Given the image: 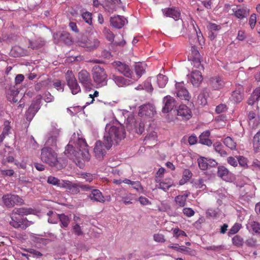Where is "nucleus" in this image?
<instances>
[{
	"label": "nucleus",
	"mask_w": 260,
	"mask_h": 260,
	"mask_svg": "<svg viewBox=\"0 0 260 260\" xmlns=\"http://www.w3.org/2000/svg\"><path fill=\"white\" fill-rule=\"evenodd\" d=\"M192 26L194 33L192 37L189 38V43L192 47L191 53H189L188 59L191 62V64L194 68L203 70L204 67L201 63L202 57L196 46V44L198 42L200 45L202 46L204 44V39L198 26L195 27L193 24H192Z\"/></svg>",
	"instance_id": "1"
},
{
	"label": "nucleus",
	"mask_w": 260,
	"mask_h": 260,
	"mask_svg": "<svg viewBox=\"0 0 260 260\" xmlns=\"http://www.w3.org/2000/svg\"><path fill=\"white\" fill-rule=\"evenodd\" d=\"M78 146L77 149H79V151L76 150L72 145L68 144L66 147L64 154L74 161L80 158L84 160H89L90 157L88 148L85 140L79 139L78 141Z\"/></svg>",
	"instance_id": "2"
},
{
	"label": "nucleus",
	"mask_w": 260,
	"mask_h": 260,
	"mask_svg": "<svg viewBox=\"0 0 260 260\" xmlns=\"http://www.w3.org/2000/svg\"><path fill=\"white\" fill-rule=\"evenodd\" d=\"M125 135L124 126L120 124L111 126L108 130L107 126L106 133L104 136V141L106 142V147L110 148L114 142L118 144L124 138Z\"/></svg>",
	"instance_id": "3"
},
{
	"label": "nucleus",
	"mask_w": 260,
	"mask_h": 260,
	"mask_svg": "<svg viewBox=\"0 0 260 260\" xmlns=\"http://www.w3.org/2000/svg\"><path fill=\"white\" fill-rule=\"evenodd\" d=\"M31 211L32 209L30 208H15L11 213L10 224L15 228H26L27 226V222L23 216L30 214Z\"/></svg>",
	"instance_id": "4"
},
{
	"label": "nucleus",
	"mask_w": 260,
	"mask_h": 260,
	"mask_svg": "<svg viewBox=\"0 0 260 260\" xmlns=\"http://www.w3.org/2000/svg\"><path fill=\"white\" fill-rule=\"evenodd\" d=\"M41 160L51 167H55L58 163V154L52 147L45 146L42 148Z\"/></svg>",
	"instance_id": "5"
},
{
	"label": "nucleus",
	"mask_w": 260,
	"mask_h": 260,
	"mask_svg": "<svg viewBox=\"0 0 260 260\" xmlns=\"http://www.w3.org/2000/svg\"><path fill=\"white\" fill-rule=\"evenodd\" d=\"M92 78L96 87H102L107 84V75L105 69L99 66H95L92 69Z\"/></svg>",
	"instance_id": "6"
},
{
	"label": "nucleus",
	"mask_w": 260,
	"mask_h": 260,
	"mask_svg": "<svg viewBox=\"0 0 260 260\" xmlns=\"http://www.w3.org/2000/svg\"><path fill=\"white\" fill-rule=\"evenodd\" d=\"M66 80L72 94H76L81 91L80 87L72 71H68L66 74Z\"/></svg>",
	"instance_id": "7"
},
{
	"label": "nucleus",
	"mask_w": 260,
	"mask_h": 260,
	"mask_svg": "<svg viewBox=\"0 0 260 260\" xmlns=\"http://www.w3.org/2000/svg\"><path fill=\"white\" fill-rule=\"evenodd\" d=\"M79 45L87 51H92L99 47L100 41L97 38L89 37L79 42Z\"/></svg>",
	"instance_id": "8"
},
{
	"label": "nucleus",
	"mask_w": 260,
	"mask_h": 260,
	"mask_svg": "<svg viewBox=\"0 0 260 260\" xmlns=\"http://www.w3.org/2000/svg\"><path fill=\"white\" fill-rule=\"evenodd\" d=\"M2 199L5 205L7 208H12L15 205H21L23 203V199L17 194H5Z\"/></svg>",
	"instance_id": "9"
},
{
	"label": "nucleus",
	"mask_w": 260,
	"mask_h": 260,
	"mask_svg": "<svg viewBox=\"0 0 260 260\" xmlns=\"http://www.w3.org/2000/svg\"><path fill=\"white\" fill-rule=\"evenodd\" d=\"M79 82L86 89H91L93 87L90 74L85 70H82L78 76Z\"/></svg>",
	"instance_id": "10"
},
{
	"label": "nucleus",
	"mask_w": 260,
	"mask_h": 260,
	"mask_svg": "<svg viewBox=\"0 0 260 260\" xmlns=\"http://www.w3.org/2000/svg\"><path fill=\"white\" fill-rule=\"evenodd\" d=\"M175 85L177 96L181 100L189 101L191 99V95L185 87L184 83L178 82Z\"/></svg>",
	"instance_id": "11"
},
{
	"label": "nucleus",
	"mask_w": 260,
	"mask_h": 260,
	"mask_svg": "<svg viewBox=\"0 0 260 260\" xmlns=\"http://www.w3.org/2000/svg\"><path fill=\"white\" fill-rule=\"evenodd\" d=\"M117 191V196L121 199V201L125 205L132 204L133 201H137L135 198V195L129 193L124 189H120Z\"/></svg>",
	"instance_id": "12"
},
{
	"label": "nucleus",
	"mask_w": 260,
	"mask_h": 260,
	"mask_svg": "<svg viewBox=\"0 0 260 260\" xmlns=\"http://www.w3.org/2000/svg\"><path fill=\"white\" fill-rule=\"evenodd\" d=\"M109 149L106 147V142L104 141L103 143L100 140L97 141L93 150L95 156L100 160L102 159L106 153V150Z\"/></svg>",
	"instance_id": "13"
},
{
	"label": "nucleus",
	"mask_w": 260,
	"mask_h": 260,
	"mask_svg": "<svg viewBox=\"0 0 260 260\" xmlns=\"http://www.w3.org/2000/svg\"><path fill=\"white\" fill-rule=\"evenodd\" d=\"M177 111V116L182 120H187L192 116L191 110L185 105H180Z\"/></svg>",
	"instance_id": "14"
},
{
	"label": "nucleus",
	"mask_w": 260,
	"mask_h": 260,
	"mask_svg": "<svg viewBox=\"0 0 260 260\" xmlns=\"http://www.w3.org/2000/svg\"><path fill=\"white\" fill-rule=\"evenodd\" d=\"M114 63L118 72L125 77L132 79V71L128 65L119 61H115Z\"/></svg>",
	"instance_id": "15"
},
{
	"label": "nucleus",
	"mask_w": 260,
	"mask_h": 260,
	"mask_svg": "<svg viewBox=\"0 0 260 260\" xmlns=\"http://www.w3.org/2000/svg\"><path fill=\"white\" fill-rule=\"evenodd\" d=\"M162 12L165 16L172 18L175 20H179L181 16L180 11L176 7L165 8L162 9Z\"/></svg>",
	"instance_id": "16"
},
{
	"label": "nucleus",
	"mask_w": 260,
	"mask_h": 260,
	"mask_svg": "<svg viewBox=\"0 0 260 260\" xmlns=\"http://www.w3.org/2000/svg\"><path fill=\"white\" fill-rule=\"evenodd\" d=\"M164 106L162 109L164 113H167L171 111L175 105L174 99L170 95H167L163 99Z\"/></svg>",
	"instance_id": "17"
},
{
	"label": "nucleus",
	"mask_w": 260,
	"mask_h": 260,
	"mask_svg": "<svg viewBox=\"0 0 260 260\" xmlns=\"http://www.w3.org/2000/svg\"><path fill=\"white\" fill-rule=\"evenodd\" d=\"M40 102L39 101L32 102L26 112V119L28 121L31 120L40 109Z\"/></svg>",
	"instance_id": "18"
},
{
	"label": "nucleus",
	"mask_w": 260,
	"mask_h": 260,
	"mask_svg": "<svg viewBox=\"0 0 260 260\" xmlns=\"http://www.w3.org/2000/svg\"><path fill=\"white\" fill-rule=\"evenodd\" d=\"M62 186L67 189H68L70 192L73 194L78 193L80 191V183H75L71 181L66 180L63 181Z\"/></svg>",
	"instance_id": "19"
},
{
	"label": "nucleus",
	"mask_w": 260,
	"mask_h": 260,
	"mask_svg": "<svg viewBox=\"0 0 260 260\" xmlns=\"http://www.w3.org/2000/svg\"><path fill=\"white\" fill-rule=\"evenodd\" d=\"M203 79L201 72L193 71L189 76V80L192 84L196 87L199 86Z\"/></svg>",
	"instance_id": "20"
},
{
	"label": "nucleus",
	"mask_w": 260,
	"mask_h": 260,
	"mask_svg": "<svg viewBox=\"0 0 260 260\" xmlns=\"http://www.w3.org/2000/svg\"><path fill=\"white\" fill-rule=\"evenodd\" d=\"M146 64L143 63H138L135 64L134 69L136 75L132 73V80L136 81L145 72Z\"/></svg>",
	"instance_id": "21"
},
{
	"label": "nucleus",
	"mask_w": 260,
	"mask_h": 260,
	"mask_svg": "<svg viewBox=\"0 0 260 260\" xmlns=\"http://www.w3.org/2000/svg\"><path fill=\"white\" fill-rule=\"evenodd\" d=\"M19 91L15 86L11 87L7 93L8 100L12 103H16L18 101L19 98L18 94Z\"/></svg>",
	"instance_id": "22"
},
{
	"label": "nucleus",
	"mask_w": 260,
	"mask_h": 260,
	"mask_svg": "<svg viewBox=\"0 0 260 260\" xmlns=\"http://www.w3.org/2000/svg\"><path fill=\"white\" fill-rule=\"evenodd\" d=\"M125 20L124 17L117 15L111 18L110 23L115 28L119 29L124 25Z\"/></svg>",
	"instance_id": "23"
},
{
	"label": "nucleus",
	"mask_w": 260,
	"mask_h": 260,
	"mask_svg": "<svg viewBox=\"0 0 260 260\" xmlns=\"http://www.w3.org/2000/svg\"><path fill=\"white\" fill-rule=\"evenodd\" d=\"M156 185V187L165 191H167L171 187L174 186L173 181L170 178H166L162 181L159 179V182Z\"/></svg>",
	"instance_id": "24"
},
{
	"label": "nucleus",
	"mask_w": 260,
	"mask_h": 260,
	"mask_svg": "<svg viewBox=\"0 0 260 260\" xmlns=\"http://www.w3.org/2000/svg\"><path fill=\"white\" fill-rule=\"evenodd\" d=\"M209 83L210 85L215 90L221 89L224 85V81L218 76L211 78L209 80Z\"/></svg>",
	"instance_id": "25"
},
{
	"label": "nucleus",
	"mask_w": 260,
	"mask_h": 260,
	"mask_svg": "<svg viewBox=\"0 0 260 260\" xmlns=\"http://www.w3.org/2000/svg\"><path fill=\"white\" fill-rule=\"evenodd\" d=\"M154 108L150 105H145L141 106L138 114L140 116H146L151 117L153 115Z\"/></svg>",
	"instance_id": "26"
},
{
	"label": "nucleus",
	"mask_w": 260,
	"mask_h": 260,
	"mask_svg": "<svg viewBox=\"0 0 260 260\" xmlns=\"http://www.w3.org/2000/svg\"><path fill=\"white\" fill-rule=\"evenodd\" d=\"M210 135V132L209 130L203 132L199 136V143L208 146H211L212 142L209 138Z\"/></svg>",
	"instance_id": "27"
},
{
	"label": "nucleus",
	"mask_w": 260,
	"mask_h": 260,
	"mask_svg": "<svg viewBox=\"0 0 260 260\" xmlns=\"http://www.w3.org/2000/svg\"><path fill=\"white\" fill-rule=\"evenodd\" d=\"M234 16L239 19L246 18L249 14V10L246 8H242L238 9H232Z\"/></svg>",
	"instance_id": "28"
},
{
	"label": "nucleus",
	"mask_w": 260,
	"mask_h": 260,
	"mask_svg": "<svg viewBox=\"0 0 260 260\" xmlns=\"http://www.w3.org/2000/svg\"><path fill=\"white\" fill-rule=\"evenodd\" d=\"M89 198L92 201L104 203L105 199L102 195V192L98 189H93L91 193L89 195Z\"/></svg>",
	"instance_id": "29"
},
{
	"label": "nucleus",
	"mask_w": 260,
	"mask_h": 260,
	"mask_svg": "<svg viewBox=\"0 0 260 260\" xmlns=\"http://www.w3.org/2000/svg\"><path fill=\"white\" fill-rule=\"evenodd\" d=\"M112 78L119 87L127 86L131 84L130 80L126 79L122 76L113 75Z\"/></svg>",
	"instance_id": "30"
},
{
	"label": "nucleus",
	"mask_w": 260,
	"mask_h": 260,
	"mask_svg": "<svg viewBox=\"0 0 260 260\" xmlns=\"http://www.w3.org/2000/svg\"><path fill=\"white\" fill-rule=\"evenodd\" d=\"M189 193L186 194L178 195L175 198L174 201L176 204L179 207H184L186 204L187 199L188 197Z\"/></svg>",
	"instance_id": "31"
},
{
	"label": "nucleus",
	"mask_w": 260,
	"mask_h": 260,
	"mask_svg": "<svg viewBox=\"0 0 260 260\" xmlns=\"http://www.w3.org/2000/svg\"><path fill=\"white\" fill-rule=\"evenodd\" d=\"M215 151L220 154L222 157H225L228 155L226 151L224 149V147L219 142H216L213 144Z\"/></svg>",
	"instance_id": "32"
},
{
	"label": "nucleus",
	"mask_w": 260,
	"mask_h": 260,
	"mask_svg": "<svg viewBox=\"0 0 260 260\" xmlns=\"http://www.w3.org/2000/svg\"><path fill=\"white\" fill-rule=\"evenodd\" d=\"M252 144L254 150L256 152L260 151V130L253 137Z\"/></svg>",
	"instance_id": "33"
},
{
	"label": "nucleus",
	"mask_w": 260,
	"mask_h": 260,
	"mask_svg": "<svg viewBox=\"0 0 260 260\" xmlns=\"http://www.w3.org/2000/svg\"><path fill=\"white\" fill-rule=\"evenodd\" d=\"M58 218L59 219L60 222V226L61 228H67L70 222V218L64 214H58Z\"/></svg>",
	"instance_id": "34"
},
{
	"label": "nucleus",
	"mask_w": 260,
	"mask_h": 260,
	"mask_svg": "<svg viewBox=\"0 0 260 260\" xmlns=\"http://www.w3.org/2000/svg\"><path fill=\"white\" fill-rule=\"evenodd\" d=\"M224 144L232 150H236L237 143L230 137H226L223 140Z\"/></svg>",
	"instance_id": "35"
},
{
	"label": "nucleus",
	"mask_w": 260,
	"mask_h": 260,
	"mask_svg": "<svg viewBox=\"0 0 260 260\" xmlns=\"http://www.w3.org/2000/svg\"><path fill=\"white\" fill-rule=\"evenodd\" d=\"M233 244L237 247H241L244 244L243 238L239 235L234 236L232 239Z\"/></svg>",
	"instance_id": "36"
},
{
	"label": "nucleus",
	"mask_w": 260,
	"mask_h": 260,
	"mask_svg": "<svg viewBox=\"0 0 260 260\" xmlns=\"http://www.w3.org/2000/svg\"><path fill=\"white\" fill-rule=\"evenodd\" d=\"M168 77L162 74H158L157 76V82L158 86L160 88H164L168 82Z\"/></svg>",
	"instance_id": "37"
},
{
	"label": "nucleus",
	"mask_w": 260,
	"mask_h": 260,
	"mask_svg": "<svg viewBox=\"0 0 260 260\" xmlns=\"http://www.w3.org/2000/svg\"><path fill=\"white\" fill-rule=\"evenodd\" d=\"M198 166L200 169L202 170L205 171L208 169V164L207 158L204 157H200L198 159Z\"/></svg>",
	"instance_id": "38"
},
{
	"label": "nucleus",
	"mask_w": 260,
	"mask_h": 260,
	"mask_svg": "<svg viewBox=\"0 0 260 260\" xmlns=\"http://www.w3.org/2000/svg\"><path fill=\"white\" fill-rule=\"evenodd\" d=\"M103 32L108 41L111 42L114 41L115 36L109 29L107 27H104Z\"/></svg>",
	"instance_id": "39"
},
{
	"label": "nucleus",
	"mask_w": 260,
	"mask_h": 260,
	"mask_svg": "<svg viewBox=\"0 0 260 260\" xmlns=\"http://www.w3.org/2000/svg\"><path fill=\"white\" fill-rule=\"evenodd\" d=\"M232 100L235 103H239L243 100L242 93L240 91H234L232 94Z\"/></svg>",
	"instance_id": "40"
},
{
	"label": "nucleus",
	"mask_w": 260,
	"mask_h": 260,
	"mask_svg": "<svg viewBox=\"0 0 260 260\" xmlns=\"http://www.w3.org/2000/svg\"><path fill=\"white\" fill-rule=\"evenodd\" d=\"M229 173L228 169L223 166H220L218 168L217 175L220 178H224L227 177Z\"/></svg>",
	"instance_id": "41"
},
{
	"label": "nucleus",
	"mask_w": 260,
	"mask_h": 260,
	"mask_svg": "<svg viewBox=\"0 0 260 260\" xmlns=\"http://www.w3.org/2000/svg\"><path fill=\"white\" fill-rule=\"evenodd\" d=\"M92 16L91 13L86 11L82 14V18L86 23L91 25L92 24Z\"/></svg>",
	"instance_id": "42"
},
{
	"label": "nucleus",
	"mask_w": 260,
	"mask_h": 260,
	"mask_svg": "<svg viewBox=\"0 0 260 260\" xmlns=\"http://www.w3.org/2000/svg\"><path fill=\"white\" fill-rule=\"evenodd\" d=\"M173 236L176 239H178L180 237H186L187 235L184 231L180 230L178 228H175L173 230Z\"/></svg>",
	"instance_id": "43"
},
{
	"label": "nucleus",
	"mask_w": 260,
	"mask_h": 260,
	"mask_svg": "<svg viewBox=\"0 0 260 260\" xmlns=\"http://www.w3.org/2000/svg\"><path fill=\"white\" fill-rule=\"evenodd\" d=\"M198 102L199 104L205 106L207 104L206 93L204 92H201L198 96Z\"/></svg>",
	"instance_id": "44"
},
{
	"label": "nucleus",
	"mask_w": 260,
	"mask_h": 260,
	"mask_svg": "<svg viewBox=\"0 0 260 260\" xmlns=\"http://www.w3.org/2000/svg\"><path fill=\"white\" fill-rule=\"evenodd\" d=\"M241 228V225L239 223H236L230 229L228 232L229 236L234 235L237 233Z\"/></svg>",
	"instance_id": "45"
},
{
	"label": "nucleus",
	"mask_w": 260,
	"mask_h": 260,
	"mask_svg": "<svg viewBox=\"0 0 260 260\" xmlns=\"http://www.w3.org/2000/svg\"><path fill=\"white\" fill-rule=\"evenodd\" d=\"M260 123V118L259 116H257L255 118H253L249 121V124L252 128L255 129L259 125Z\"/></svg>",
	"instance_id": "46"
},
{
	"label": "nucleus",
	"mask_w": 260,
	"mask_h": 260,
	"mask_svg": "<svg viewBox=\"0 0 260 260\" xmlns=\"http://www.w3.org/2000/svg\"><path fill=\"white\" fill-rule=\"evenodd\" d=\"M153 240L158 243H164L166 241L165 236L160 233H157L153 235Z\"/></svg>",
	"instance_id": "47"
},
{
	"label": "nucleus",
	"mask_w": 260,
	"mask_h": 260,
	"mask_svg": "<svg viewBox=\"0 0 260 260\" xmlns=\"http://www.w3.org/2000/svg\"><path fill=\"white\" fill-rule=\"evenodd\" d=\"M47 182L49 184L53 185H56L57 186H59L60 184V180L58 178L52 176H50L48 177Z\"/></svg>",
	"instance_id": "48"
},
{
	"label": "nucleus",
	"mask_w": 260,
	"mask_h": 260,
	"mask_svg": "<svg viewBox=\"0 0 260 260\" xmlns=\"http://www.w3.org/2000/svg\"><path fill=\"white\" fill-rule=\"evenodd\" d=\"M165 171V169L162 167H161L158 169L155 178V182L156 183H158V182H159V179L163 177Z\"/></svg>",
	"instance_id": "49"
},
{
	"label": "nucleus",
	"mask_w": 260,
	"mask_h": 260,
	"mask_svg": "<svg viewBox=\"0 0 260 260\" xmlns=\"http://www.w3.org/2000/svg\"><path fill=\"white\" fill-rule=\"evenodd\" d=\"M11 129L10 122L8 120H5L4 123V128L2 133L7 136L10 133Z\"/></svg>",
	"instance_id": "50"
},
{
	"label": "nucleus",
	"mask_w": 260,
	"mask_h": 260,
	"mask_svg": "<svg viewBox=\"0 0 260 260\" xmlns=\"http://www.w3.org/2000/svg\"><path fill=\"white\" fill-rule=\"evenodd\" d=\"M180 252L188 253L191 255H194L195 254V251L191 250L190 248L185 247L184 246H181L180 247Z\"/></svg>",
	"instance_id": "51"
},
{
	"label": "nucleus",
	"mask_w": 260,
	"mask_h": 260,
	"mask_svg": "<svg viewBox=\"0 0 260 260\" xmlns=\"http://www.w3.org/2000/svg\"><path fill=\"white\" fill-rule=\"evenodd\" d=\"M183 214L187 217H190L194 215V211L191 208H184L183 209Z\"/></svg>",
	"instance_id": "52"
},
{
	"label": "nucleus",
	"mask_w": 260,
	"mask_h": 260,
	"mask_svg": "<svg viewBox=\"0 0 260 260\" xmlns=\"http://www.w3.org/2000/svg\"><path fill=\"white\" fill-rule=\"evenodd\" d=\"M57 141V137L56 136H52L48 138L47 143L52 147H56Z\"/></svg>",
	"instance_id": "53"
},
{
	"label": "nucleus",
	"mask_w": 260,
	"mask_h": 260,
	"mask_svg": "<svg viewBox=\"0 0 260 260\" xmlns=\"http://www.w3.org/2000/svg\"><path fill=\"white\" fill-rule=\"evenodd\" d=\"M73 233L77 236H80L83 234L81 226L78 224H76L72 227Z\"/></svg>",
	"instance_id": "54"
},
{
	"label": "nucleus",
	"mask_w": 260,
	"mask_h": 260,
	"mask_svg": "<svg viewBox=\"0 0 260 260\" xmlns=\"http://www.w3.org/2000/svg\"><path fill=\"white\" fill-rule=\"evenodd\" d=\"M192 176V173L189 169H185L183 172V178L187 181L190 180Z\"/></svg>",
	"instance_id": "55"
},
{
	"label": "nucleus",
	"mask_w": 260,
	"mask_h": 260,
	"mask_svg": "<svg viewBox=\"0 0 260 260\" xmlns=\"http://www.w3.org/2000/svg\"><path fill=\"white\" fill-rule=\"evenodd\" d=\"M227 109L228 108L225 104H221L216 107L215 111L217 113L219 114L225 112Z\"/></svg>",
	"instance_id": "56"
},
{
	"label": "nucleus",
	"mask_w": 260,
	"mask_h": 260,
	"mask_svg": "<svg viewBox=\"0 0 260 260\" xmlns=\"http://www.w3.org/2000/svg\"><path fill=\"white\" fill-rule=\"evenodd\" d=\"M256 22V16L255 14H252L250 17L249 24L251 29H253Z\"/></svg>",
	"instance_id": "57"
},
{
	"label": "nucleus",
	"mask_w": 260,
	"mask_h": 260,
	"mask_svg": "<svg viewBox=\"0 0 260 260\" xmlns=\"http://www.w3.org/2000/svg\"><path fill=\"white\" fill-rule=\"evenodd\" d=\"M25 251L32 254L35 256L41 257L42 256V254L39 251L34 249L32 248L25 249Z\"/></svg>",
	"instance_id": "58"
},
{
	"label": "nucleus",
	"mask_w": 260,
	"mask_h": 260,
	"mask_svg": "<svg viewBox=\"0 0 260 260\" xmlns=\"http://www.w3.org/2000/svg\"><path fill=\"white\" fill-rule=\"evenodd\" d=\"M54 96L49 92H46L44 94V100L47 103L52 102L54 101Z\"/></svg>",
	"instance_id": "59"
},
{
	"label": "nucleus",
	"mask_w": 260,
	"mask_h": 260,
	"mask_svg": "<svg viewBox=\"0 0 260 260\" xmlns=\"http://www.w3.org/2000/svg\"><path fill=\"white\" fill-rule=\"evenodd\" d=\"M251 228L253 232L256 233H260V224L256 221H253L251 223Z\"/></svg>",
	"instance_id": "60"
},
{
	"label": "nucleus",
	"mask_w": 260,
	"mask_h": 260,
	"mask_svg": "<svg viewBox=\"0 0 260 260\" xmlns=\"http://www.w3.org/2000/svg\"><path fill=\"white\" fill-rule=\"evenodd\" d=\"M1 174L4 176H12L14 174V171L12 169L1 170Z\"/></svg>",
	"instance_id": "61"
},
{
	"label": "nucleus",
	"mask_w": 260,
	"mask_h": 260,
	"mask_svg": "<svg viewBox=\"0 0 260 260\" xmlns=\"http://www.w3.org/2000/svg\"><path fill=\"white\" fill-rule=\"evenodd\" d=\"M60 38L62 40L64 41L66 43H69L71 42L70 34L68 32H64L63 34H62L60 36Z\"/></svg>",
	"instance_id": "62"
},
{
	"label": "nucleus",
	"mask_w": 260,
	"mask_h": 260,
	"mask_svg": "<svg viewBox=\"0 0 260 260\" xmlns=\"http://www.w3.org/2000/svg\"><path fill=\"white\" fill-rule=\"evenodd\" d=\"M196 187L202 190H204L206 188V185L204 183V180L202 179H200L198 180L196 183Z\"/></svg>",
	"instance_id": "63"
},
{
	"label": "nucleus",
	"mask_w": 260,
	"mask_h": 260,
	"mask_svg": "<svg viewBox=\"0 0 260 260\" xmlns=\"http://www.w3.org/2000/svg\"><path fill=\"white\" fill-rule=\"evenodd\" d=\"M208 27L209 29H210V30L213 31H216L219 30L221 29V26L220 25H217L215 23H210L209 25L208 26Z\"/></svg>",
	"instance_id": "64"
}]
</instances>
